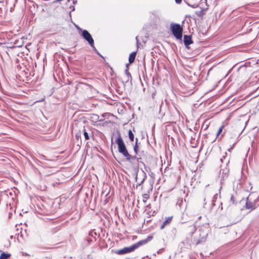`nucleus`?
Masks as SVG:
<instances>
[{"label": "nucleus", "instance_id": "1", "mask_svg": "<svg viewBox=\"0 0 259 259\" xmlns=\"http://www.w3.org/2000/svg\"><path fill=\"white\" fill-rule=\"evenodd\" d=\"M118 145V152L122 154L126 159L127 161L132 162L136 159V156H132L127 150L126 146L120 134L118 135L115 141Z\"/></svg>", "mask_w": 259, "mask_h": 259}, {"label": "nucleus", "instance_id": "2", "mask_svg": "<svg viewBox=\"0 0 259 259\" xmlns=\"http://www.w3.org/2000/svg\"><path fill=\"white\" fill-rule=\"evenodd\" d=\"M208 224H205L203 225L202 226L199 227V235L200 237V239L196 240V244L200 243L201 242H202L204 239L206 238L208 235Z\"/></svg>", "mask_w": 259, "mask_h": 259}, {"label": "nucleus", "instance_id": "3", "mask_svg": "<svg viewBox=\"0 0 259 259\" xmlns=\"http://www.w3.org/2000/svg\"><path fill=\"white\" fill-rule=\"evenodd\" d=\"M171 30L173 35L178 39H181L182 37L183 28L179 24H171Z\"/></svg>", "mask_w": 259, "mask_h": 259}, {"label": "nucleus", "instance_id": "4", "mask_svg": "<svg viewBox=\"0 0 259 259\" xmlns=\"http://www.w3.org/2000/svg\"><path fill=\"white\" fill-rule=\"evenodd\" d=\"M229 168L226 165H221L220 171V175L221 178V183H223L228 178L229 174Z\"/></svg>", "mask_w": 259, "mask_h": 259}, {"label": "nucleus", "instance_id": "5", "mask_svg": "<svg viewBox=\"0 0 259 259\" xmlns=\"http://www.w3.org/2000/svg\"><path fill=\"white\" fill-rule=\"evenodd\" d=\"M136 249L134 244L128 247H125L122 249L117 250L115 253L117 254H124L134 251Z\"/></svg>", "mask_w": 259, "mask_h": 259}, {"label": "nucleus", "instance_id": "6", "mask_svg": "<svg viewBox=\"0 0 259 259\" xmlns=\"http://www.w3.org/2000/svg\"><path fill=\"white\" fill-rule=\"evenodd\" d=\"M82 37L89 43V45L94 42V39L93 38L91 34L87 30H83L82 31V33H80Z\"/></svg>", "mask_w": 259, "mask_h": 259}, {"label": "nucleus", "instance_id": "7", "mask_svg": "<svg viewBox=\"0 0 259 259\" xmlns=\"http://www.w3.org/2000/svg\"><path fill=\"white\" fill-rule=\"evenodd\" d=\"M196 228L195 223L190 225L185 228L186 232L191 236H192L194 233H196Z\"/></svg>", "mask_w": 259, "mask_h": 259}, {"label": "nucleus", "instance_id": "8", "mask_svg": "<svg viewBox=\"0 0 259 259\" xmlns=\"http://www.w3.org/2000/svg\"><path fill=\"white\" fill-rule=\"evenodd\" d=\"M208 6L206 4V5H203L201 7H198L200 8V11H197L195 12V14L199 17H202L205 14V11L207 9Z\"/></svg>", "mask_w": 259, "mask_h": 259}, {"label": "nucleus", "instance_id": "9", "mask_svg": "<svg viewBox=\"0 0 259 259\" xmlns=\"http://www.w3.org/2000/svg\"><path fill=\"white\" fill-rule=\"evenodd\" d=\"M152 238V236H148L146 239H143L138 241V242L134 244L136 249H137L140 246L146 244L148 241H150Z\"/></svg>", "mask_w": 259, "mask_h": 259}, {"label": "nucleus", "instance_id": "10", "mask_svg": "<svg viewBox=\"0 0 259 259\" xmlns=\"http://www.w3.org/2000/svg\"><path fill=\"white\" fill-rule=\"evenodd\" d=\"M152 238V236H148L146 239H143L138 241V242L134 244L136 249H137L140 246L146 244L148 241H150Z\"/></svg>", "mask_w": 259, "mask_h": 259}, {"label": "nucleus", "instance_id": "11", "mask_svg": "<svg viewBox=\"0 0 259 259\" xmlns=\"http://www.w3.org/2000/svg\"><path fill=\"white\" fill-rule=\"evenodd\" d=\"M185 2L187 5L191 7V8H198V7H201V6H203V5H206L207 1H200V2L199 4H191L189 3H188L187 1H185Z\"/></svg>", "mask_w": 259, "mask_h": 259}, {"label": "nucleus", "instance_id": "12", "mask_svg": "<svg viewBox=\"0 0 259 259\" xmlns=\"http://www.w3.org/2000/svg\"><path fill=\"white\" fill-rule=\"evenodd\" d=\"M184 42L186 47L191 44L193 42L190 35H185L184 36Z\"/></svg>", "mask_w": 259, "mask_h": 259}, {"label": "nucleus", "instance_id": "13", "mask_svg": "<svg viewBox=\"0 0 259 259\" xmlns=\"http://www.w3.org/2000/svg\"><path fill=\"white\" fill-rule=\"evenodd\" d=\"M172 218V217H168L166 218L160 226V229H163L166 226L170 224L171 222Z\"/></svg>", "mask_w": 259, "mask_h": 259}, {"label": "nucleus", "instance_id": "14", "mask_svg": "<svg viewBox=\"0 0 259 259\" xmlns=\"http://www.w3.org/2000/svg\"><path fill=\"white\" fill-rule=\"evenodd\" d=\"M245 208L246 209H250L251 210H253L255 208V204H253L252 202L247 200L245 204Z\"/></svg>", "mask_w": 259, "mask_h": 259}, {"label": "nucleus", "instance_id": "15", "mask_svg": "<svg viewBox=\"0 0 259 259\" xmlns=\"http://www.w3.org/2000/svg\"><path fill=\"white\" fill-rule=\"evenodd\" d=\"M136 54L137 52H133L130 55L128 58V61L130 63H132L134 62Z\"/></svg>", "mask_w": 259, "mask_h": 259}, {"label": "nucleus", "instance_id": "16", "mask_svg": "<svg viewBox=\"0 0 259 259\" xmlns=\"http://www.w3.org/2000/svg\"><path fill=\"white\" fill-rule=\"evenodd\" d=\"M138 138H136V142H135V144L134 146V151L135 154H138V148H139V146L138 145Z\"/></svg>", "mask_w": 259, "mask_h": 259}, {"label": "nucleus", "instance_id": "17", "mask_svg": "<svg viewBox=\"0 0 259 259\" xmlns=\"http://www.w3.org/2000/svg\"><path fill=\"white\" fill-rule=\"evenodd\" d=\"M90 46H91V47L92 48V49L93 51L95 53H96L98 54L99 56H100L102 58H103V57L101 55H100V54H99V53L98 52V51H97V50L96 49V47H95V43H94V42H93V45H92V44H90Z\"/></svg>", "mask_w": 259, "mask_h": 259}, {"label": "nucleus", "instance_id": "18", "mask_svg": "<svg viewBox=\"0 0 259 259\" xmlns=\"http://www.w3.org/2000/svg\"><path fill=\"white\" fill-rule=\"evenodd\" d=\"M10 255V254L3 252L0 255V259H7Z\"/></svg>", "mask_w": 259, "mask_h": 259}, {"label": "nucleus", "instance_id": "19", "mask_svg": "<svg viewBox=\"0 0 259 259\" xmlns=\"http://www.w3.org/2000/svg\"><path fill=\"white\" fill-rule=\"evenodd\" d=\"M128 137H129V139L130 140L133 142L134 141V134L133 133V132H132L131 130H129L128 131Z\"/></svg>", "mask_w": 259, "mask_h": 259}, {"label": "nucleus", "instance_id": "20", "mask_svg": "<svg viewBox=\"0 0 259 259\" xmlns=\"http://www.w3.org/2000/svg\"><path fill=\"white\" fill-rule=\"evenodd\" d=\"M143 201L146 202L147 200L149 198V196L147 194H144L143 195Z\"/></svg>", "mask_w": 259, "mask_h": 259}, {"label": "nucleus", "instance_id": "21", "mask_svg": "<svg viewBox=\"0 0 259 259\" xmlns=\"http://www.w3.org/2000/svg\"><path fill=\"white\" fill-rule=\"evenodd\" d=\"M83 135H84V138H85V140L89 139V136L88 135V133L85 130H84Z\"/></svg>", "mask_w": 259, "mask_h": 259}, {"label": "nucleus", "instance_id": "22", "mask_svg": "<svg viewBox=\"0 0 259 259\" xmlns=\"http://www.w3.org/2000/svg\"><path fill=\"white\" fill-rule=\"evenodd\" d=\"M230 201L231 202V203L232 204H234L235 203V200L234 197L233 195H231V196Z\"/></svg>", "mask_w": 259, "mask_h": 259}, {"label": "nucleus", "instance_id": "23", "mask_svg": "<svg viewBox=\"0 0 259 259\" xmlns=\"http://www.w3.org/2000/svg\"><path fill=\"white\" fill-rule=\"evenodd\" d=\"M143 173L144 177L142 181H141V183L138 184L139 186L144 181L145 178H146V173L144 172L143 171Z\"/></svg>", "mask_w": 259, "mask_h": 259}, {"label": "nucleus", "instance_id": "24", "mask_svg": "<svg viewBox=\"0 0 259 259\" xmlns=\"http://www.w3.org/2000/svg\"><path fill=\"white\" fill-rule=\"evenodd\" d=\"M125 74L126 75H127V77L129 78V77H131V75L130 74V73L128 71V70L126 69L125 70Z\"/></svg>", "mask_w": 259, "mask_h": 259}, {"label": "nucleus", "instance_id": "25", "mask_svg": "<svg viewBox=\"0 0 259 259\" xmlns=\"http://www.w3.org/2000/svg\"><path fill=\"white\" fill-rule=\"evenodd\" d=\"M223 128V126H221V127L219 128V131H218V133H217V136H218L219 135H220V134H221V133L222 132Z\"/></svg>", "mask_w": 259, "mask_h": 259}, {"label": "nucleus", "instance_id": "26", "mask_svg": "<svg viewBox=\"0 0 259 259\" xmlns=\"http://www.w3.org/2000/svg\"><path fill=\"white\" fill-rule=\"evenodd\" d=\"M76 27L77 29L79 31V32H82V31L83 30L81 28L78 27V26H76Z\"/></svg>", "mask_w": 259, "mask_h": 259}, {"label": "nucleus", "instance_id": "27", "mask_svg": "<svg viewBox=\"0 0 259 259\" xmlns=\"http://www.w3.org/2000/svg\"><path fill=\"white\" fill-rule=\"evenodd\" d=\"M76 27L77 29L79 31V32H82V31L83 30L81 28L78 27V26H76Z\"/></svg>", "mask_w": 259, "mask_h": 259}, {"label": "nucleus", "instance_id": "28", "mask_svg": "<svg viewBox=\"0 0 259 259\" xmlns=\"http://www.w3.org/2000/svg\"><path fill=\"white\" fill-rule=\"evenodd\" d=\"M136 40H137V47H138V45H139V40H138V36H136Z\"/></svg>", "mask_w": 259, "mask_h": 259}, {"label": "nucleus", "instance_id": "29", "mask_svg": "<svg viewBox=\"0 0 259 259\" xmlns=\"http://www.w3.org/2000/svg\"><path fill=\"white\" fill-rule=\"evenodd\" d=\"M182 1H176V3L178 4H181Z\"/></svg>", "mask_w": 259, "mask_h": 259}, {"label": "nucleus", "instance_id": "30", "mask_svg": "<svg viewBox=\"0 0 259 259\" xmlns=\"http://www.w3.org/2000/svg\"><path fill=\"white\" fill-rule=\"evenodd\" d=\"M75 10V8L74 6H72V9H71V11H73Z\"/></svg>", "mask_w": 259, "mask_h": 259}, {"label": "nucleus", "instance_id": "31", "mask_svg": "<svg viewBox=\"0 0 259 259\" xmlns=\"http://www.w3.org/2000/svg\"><path fill=\"white\" fill-rule=\"evenodd\" d=\"M76 3H77V1H73V4L74 5L76 4Z\"/></svg>", "mask_w": 259, "mask_h": 259}, {"label": "nucleus", "instance_id": "32", "mask_svg": "<svg viewBox=\"0 0 259 259\" xmlns=\"http://www.w3.org/2000/svg\"><path fill=\"white\" fill-rule=\"evenodd\" d=\"M70 16H71V12H69Z\"/></svg>", "mask_w": 259, "mask_h": 259}, {"label": "nucleus", "instance_id": "33", "mask_svg": "<svg viewBox=\"0 0 259 259\" xmlns=\"http://www.w3.org/2000/svg\"><path fill=\"white\" fill-rule=\"evenodd\" d=\"M220 160H221V161H222V158H221V159H220Z\"/></svg>", "mask_w": 259, "mask_h": 259}, {"label": "nucleus", "instance_id": "34", "mask_svg": "<svg viewBox=\"0 0 259 259\" xmlns=\"http://www.w3.org/2000/svg\"><path fill=\"white\" fill-rule=\"evenodd\" d=\"M1 44V43L0 42V45Z\"/></svg>", "mask_w": 259, "mask_h": 259}]
</instances>
